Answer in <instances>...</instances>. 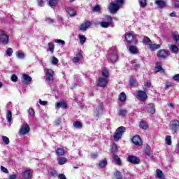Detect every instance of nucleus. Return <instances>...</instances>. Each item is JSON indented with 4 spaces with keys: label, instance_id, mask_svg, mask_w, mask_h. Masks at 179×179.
<instances>
[{
    "label": "nucleus",
    "instance_id": "f257e3e1",
    "mask_svg": "<svg viewBox=\"0 0 179 179\" xmlns=\"http://www.w3.org/2000/svg\"><path fill=\"white\" fill-rule=\"evenodd\" d=\"M118 58V52L117 51V47L113 46L109 50V54L108 55V60L109 62H115Z\"/></svg>",
    "mask_w": 179,
    "mask_h": 179
},
{
    "label": "nucleus",
    "instance_id": "f03ea898",
    "mask_svg": "<svg viewBox=\"0 0 179 179\" xmlns=\"http://www.w3.org/2000/svg\"><path fill=\"white\" fill-rule=\"evenodd\" d=\"M97 24H100L103 29H107L111 26L113 27V17L111 15H106L104 21L98 22Z\"/></svg>",
    "mask_w": 179,
    "mask_h": 179
},
{
    "label": "nucleus",
    "instance_id": "7ed1b4c3",
    "mask_svg": "<svg viewBox=\"0 0 179 179\" xmlns=\"http://www.w3.org/2000/svg\"><path fill=\"white\" fill-rule=\"evenodd\" d=\"M125 132V127H120L116 129V131L115 134L113 135V139L116 142H118L120 139H121V137L122 136V134Z\"/></svg>",
    "mask_w": 179,
    "mask_h": 179
},
{
    "label": "nucleus",
    "instance_id": "20e7f679",
    "mask_svg": "<svg viewBox=\"0 0 179 179\" xmlns=\"http://www.w3.org/2000/svg\"><path fill=\"white\" fill-rule=\"evenodd\" d=\"M0 42L5 45L9 44V35H7L5 31H0Z\"/></svg>",
    "mask_w": 179,
    "mask_h": 179
},
{
    "label": "nucleus",
    "instance_id": "39448f33",
    "mask_svg": "<svg viewBox=\"0 0 179 179\" xmlns=\"http://www.w3.org/2000/svg\"><path fill=\"white\" fill-rule=\"evenodd\" d=\"M54 71L52 69H46V82L48 83H52L54 82Z\"/></svg>",
    "mask_w": 179,
    "mask_h": 179
},
{
    "label": "nucleus",
    "instance_id": "423d86ee",
    "mask_svg": "<svg viewBox=\"0 0 179 179\" xmlns=\"http://www.w3.org/2000/svg\"><path fill=\"white\" fill-rule=\"evenodd\" d=\"M134 32H129L128 33L125 37L124 39L126 41H127L128 44H137L138 41L135 38H134Z\"/></svg>",
    "mask_w": 179,
    "mask_h": 179
},
{
    "label": "nucleus",
    "instance_id": "0eeeda50",
    "mask_svg": "<svg viewBox=\"0 0 179 179\" xmlns=\"http://www.w3.org/2000/svg\"><path fill=\"white\" fill-rule=\"evenodd\" d=\"M122 6H120L118 3H110L108 7L110 13H117L120 10V8Z\"/></svg>",
    "mask_w": 179,
    "mask_h": 179
},
{
    "label": "nucleus",
    "instance_id": "6e6552de",
    "mask_svg": "<svg viewBox=\"0 0 179 179\" xmlns=\"http://www.w3.org/2000/svg\"><path fill=\"white\" fill-rule=\"evenodd\" d=\"M171 131L173 134H177V131H178L179 128V122L178 120H173L171 122Z\"/></svg>",
    "mask_w": 179,
    "mask_h": 179
},
{
    "label": "nucleus",
    "instance_id": "1a4fd4ad",
    "mask_svg": "<svg viewBox=\"0 0 179 179\" xmlns=\"http://www.w3.org/2000/svg\"><path fill=\"white\" fill-rule=\"evenodd\" d=\"M98 86L99 87H106L107 85H108V79L106 78L101 77L98 80L97 83Z\"/></svg>",
    "mask_w": 179,
    "mask_h": 179
},
{
    "label": "nucleus",
    "instance_id": "9d476101",
    "mask_svg": "<svg viewBox=\"0 0 179 179\" xmlns=\"http://www.w3.org/2000/svg\"><path fill=\"white\" fill-rule=\"evenodd\" d=\"M127 162L131 163V164H139L141 159H139V158L137 157L136 156L129 155L127 157Z\"/></svg>",
    "mask_w": 179,
    "mask_h": 179
},
{
    "label": "nucleus",
    "instance_id": "9b49d317",
    "mask_svg": "<svg viewBox=\"0 0 179 179\" xmlns=\"http://www.w3.org/2000/svg\"><path fill=\"white\" fill-rule=\"evenodd\" d=\"M157 56L162 59H166L169 57V52L166 50H160L157 51Z\"/></svg>",
    "mask_w": 179,
    "mask_h": 179
},
{
    "label": "nucleus",
    "instance_id": "f8f14e48",
    "mask_svg": "<svg viewBox=\"0 0 179 179\" xmlns=\"http://www.w3.org/2000/svg\"><path fill=\"white\" fill-rule=\"evenodd\" d=\"M29 132H30V127H29L28 124H24L20 129L19 134L27 135V134H29Z\"/></svg>",
    "mask_w": 179,
    "mask_h": 179
},
{
    "label": "nucleus",
    "instance_id": "ddd939ff",
    "mask_svg": "<svg viewBox=\"0 0 179 179\" xmlns=\"http://www.w3.org/2000/svg\"><path fill=\"white\" fill-rule=\"evenodd\" d=\"M137 96L140 101H145L148 99V94H146L145 91H138L137 92Z\"/></svg>",
    "mask_w": 179,
    "mask_h": 179
},
{
    "label": "nucleus",
    "instance_id": "4468645a",
    "mask_svg": "<svg viewBox=\"0 0 179 179\" xmlns=\"http://www.w3.org/2000/svg\"><path fill=\"white\" fill-rule=\"evenodd\" d=\"M132 143L137 146H142V139L139 136H134L132 138Z\"/></svg>",
    "mask_w": 179,
    "mask_h": 179
},
{
    "label": "nucleus",
    "instance_id": "2eb2a0df",
    "mask_svg": "<svg viewBox=\"0 0 179 179\" xmlns=\"http://www.w3.org/2000/svg\"><path fill=\"white\" fill-rule=\"evenodd\" d=\"M22 176L23 177H19L18 179H30L31 178V172L30 170H26L22 173Z\"/></svg>",
    "mask_w": 179,
    "mask_h": 179
},
{
    "label": "nucleus",
    "instance_id": "dca6fc26",
    "mask_svg": "<svg viewBox=\"0 0 179 179\" xmlns=\"http://www.w3.org/2000/svg\"><path fill=\"white\" fill-rule=\"evenodd\" d=\"M66 10L67 13H69V16H76V10H75L73 7H67Z\"/></svg>",
    "mask_w": 179,
    "mask_h": 179
},
{
    "label": "nucleus",
    "instance_id": "f3484780",
    "mask_svg": "<svg viewBox=\"0 0 179 179\" xmlns=\"http://www.w3.org/2000/svg\"><path fill=\"white\" fill-rule=\"evenodd\" d=\"M22 82L27 85V83H30V82H31V77L27 74H23Z\"/></svg>",
    "mask_w": 179,
    "mask_h": 179
},
{
    "label": "nucleus",
    "instance_id": "a211bd4d",
    "mask_svg": "<svg viewBox=\"0 0 179 179\" xmlns=\"http://www.w3.org/2000/svg\"><path fill=\"white\" fill-rule=\"evenodd\" d=\"M148 111L150 113V114H155V113H156V108H155V104L149 103L148 105Z\"/></svg>",
    "mask_w": 179,
    "mask_h": 179
},
{
    "label": "nucleus",
    "instance_id": "6ab92c4d",
    "mask_svg": "<svg viewBox=\"0 0 179 179\" xmlns=\"http://www.w3.org/2000/svg\"><path fill=\"white\" fill-rule=\"evenodd\" d=\"M90 26H92V22H86L85 23L83 24L80 26V29L85 31V30H87V29H89V27H90Z\"/></svg>",
    "mask_w": 179,
    "mask_h": 179
},
{
    "label": "nucleus",
    "instance_id": "aec40b11",
    "mask_svg": "<svg viewBox=\"0 0 179 179\" xmlns=\"http://www.w3.org/2000/svg\"><path fill=\"white\" fill-rule=\"evenodd\" d=\"M129 51L131 53V54H138V52H139V50L138 49V48H136V46L135 45H130L129 47Z\"/></svg>",
    "mask_w": 179,
    "mask_h": 179
},
{
    "label": "nucleus",
    "instance_id": "412c9836",
    "mask_svg": "<svg viewBox=\"0 0 179 179\" xmlns=\"http://www.w3.org/2000/svg\"><path fill=\"white\" fill-rule=\"evenodd\" d=\"M155 71L156 72H161L162 73H164V70L162 68V63H156Z\"/></svg>",
    "mask_w": 179,
    "mask_h": 179
},
{
    "label": "nucleus",
    "instance_id": "4be33fe9",
    "mask_svg": "<svg viewBox=\"0 0 179 179\" xmlns=\"http://www.w3.org/2000/svg\"><path fill=\"white\" fill-rule=\"evenodd\" d=\"M172 37L174 40V41H176L177 45H179V34L178 32L177 31H174L172 33Z\"/></svg>",
    "mask_w": 179,
    "mask_h": 179
},
{
    "label": "nucleus",
    "instance_id": "5701e85b",
    "mask_svg": "<svg viewBox=\"0 0 179 179\" xmlns=\"http://www.w3.org/2000/svg\"><path fill=\"white\" fill-rule=\"evenodd\" d=\"M155 4L157 5L158 8H164V6H166V1L163 0H156Z\"/></svg>",
    "mask_w": 179,
    "mask_h": 179
},
{
    "label": "nucleus",
    "instance_id": "b1692460",
    "mask_svg": "<svg viewBox=\"0 0 179 179\" xmlns=\"http://www.w3.org/2000/svg\"><path fill=\"white\" fill-rule=\"evenodd\" d=\"M170 51L173 52V54H177L178 52V47L176 45H171L169 47Z\"/></svg>",
    "mask_w": 179,
    "mask_h": 179
},
{
    "label": "nucleus",
    "instance_id": "393cba45",
    "mask_svg": "<svg viewBox=\"0 0 179 179\" xmlns=\"http://www.w3.org/2000/svg\"><path fill=\"white\" fill-rule=\"evenodd\" d=\"M94 114L96 117H99L100 114H103V106H99L95 110Z\"/></svg>",
    "mask_w": 179,
    "mask_h": 179
},
{
    "label": "nucleus",
    "instance_id": "a878e982",
    "mask_svg": "<svg viewBox=\"0 0 179 179\" xmlns=\"http://www.w3.org/2000/svg\"><path fill=\"white\" fill-rule=\"evenodd\" d=\"M156 177L159 179H162L164 178V174H163V171L159 169L156 170Z\"/></svg>",
    "mask_w": 179,
    "mask_h": 179
},
{
    "label": "nucleus",
    "instance_id": "bb28decb",
    "mask_svg": "<svg viewBox=\"0 0 179 179\" xmlns=\"http://www.w3.org/2000/svg\"><path fill=\"white\" fill-rule=\"evenodd\" d=\"M58 164H60V166H62V164H65L68 162V159L65 157H59L57 159Z\"/></svg>",
    "mask_w": 179,
    "mask_h": 179
},
{
    "label": "nucleus",
    "instance_id": "cd10ccee",
    "mask_svg": "<svg viewBox=\"0 0 179 179\" xmlns=\"http://www.w3.org/2000/svg\"><path fill=\"white\" fill-rule=\"evenodd\" d=\"M56 107L57 108H66V107H67L66 103H65V102H57L56 103Z\"/></svg>",
    "mask_w": 179,
    "mask_h": 179
},
{
    "label": "nucleus",
    "instance_id": "c85d7f7f",
    "mask_svg": "<svg viewBox=\"0 0 179 179\" xmlns=\"http://www.w3.org/2000/svg\"><path fill=\"white\" fill-rule=\"evenodd\" d=\"M56 155H57V156H64V155H65V150L63 148H57L56 150Z\"/></svg>",
    "mask_w": 179,
    "mask_h": 179
},
{
    "label": "nucleus",
    "instance_id": "c756f323",
    "mask_svg": "<svg viewBox=\"0 0 179 179\" xmlns=\"http://www.w3.org/2000/svg\"><path fill=\"white\" fill-rule=\"evenodd\" d=\"M6 120H7L8 122H12V111L7 110Z\"/></svg>",
    "mask_w": 179,
    "mask_h": 179
},
{
    "label": "nucleus",
    "instance_id": "7c9ffc66",
    "mask_svg": "<svg viewBox=\"0 0 179 179\" xmlns=\"http://www.w3.org/2000/svg\"><path fill=\"white\" fill-rule=\"evenodd\" d=\"M128 114V110L127 109H120L119 110V115L120 117H125Z\"/></svg>",
    "mask_w": 179,
    "mask_h": 179
},
{
    "label": "nucleus",
    "instance_id": "2f4dec72",
    "mask_svg": "<svg viewBox=\"0 0 179 179\" xmlns=\"http://www.w3.org/2000/svg\"><path fill=\"white\" fill-rule=\"evenodd\" d=\"M58 0H49L48 5V6H57Z\"/></svg>",
    "mask_w": 179,
    "mask_h": 179
},
{
    "label": "nucleus",
    "instance_id": "473e14b6",
    "mask_svg": "<svg viewBox=\"0 0 179 179\" xmlns=\"http://www.w3.org/2000/svg\"><path fill=\"white\" fill-rule=\"evenodd\" d=\"M78 38H79L80 43V44H82V45H83V44H85V43H86V36H85L84 35L78 36Z\"/></svg>",
    "mask_w": 179,
    "mask_h": 179
},
{
    "label": "nucleus",
    "instance_id": "72a5a7b5",
    "mask_svg": "<svg viewBox=\"0 0 179 179\" xmlns=\"http://www.w3.org/2000/svg\"><path fill=\"white\" fill-rule=\"evenodd\" d=\"M130 64H131L132 66H134V68H135V69H138V68H139V66H141V64L137 63L136 60H131L130 62Z\"/></svg>",
    "mask_w": 179,
    "mask_h": 179
},
{
    "label": "nucleus",
    "instance_id": "f704fd0d",
    "mask_svg": "<svg viewBox=\"0 0 179 179\" xmlns=\"http://www.w3.org/2000/svg\"><path fill=\"white\" fill-rule=\"evenodd\" d=\"M143 43H145V44H147V45L150 46L152 45V41H150V38H149L148 36L144 37Z\"/></svg>",
    "mask_w": 179,
    "mask_h": 179
},
{
    "label": "nucleus",
    "instance_id": "c9c22d12",
    "mask_svg": "<svg viewBox=\"0 0 179 179\" xmlns=\"http://www.w3.org/2000/svg\"><path fill=\"white\" fill-rule=\"evenodd\" d=\"M161 45L157 44H151L150 45V50H152V51H155V50H159V48H160Z\"/></svg>",
    "mask_w": 179,
    "mask_h": 179
},
{
    "label": "nucleus",
    "instance_id": "e433bc0d",
    "mask_svg": "<svg viewBox=\"0 0 179 179\" xmlns=\"http://www.w3.org/2000/svg\"><path fill=\"white\" fill-rule=\"evenodd\" d=\"M16 57L19 59H23L24 58V53L22 52H16Z\"/></svg>",
    "mask_w": 179,
    "mask_h": 179
},
{
    "label": "nucleus",
    "instance_id": "4c0bfd02",
    "mask_svg": "<svg viewBox=\"0 0 179 179\" xmlns=\"http://www.w3.org/2000/svg\"><path fill=\"white\" fill-rule=\"evenodd\" d=\"M119 99L120 101H124L127 100V95L124 92L120 93L119 95Z\"/></svg>",
    "mask_w": 179,
    "mask_h": 179
},
{
    "label": "nucleus",
    "instance_id": "58836bf2",
    "mask_svg": "<svg viewBox=\"0 0 179 179\" xmlns=\"http://www.w3.org/2000/svg\"><path fill=\"white\" fill-rule=\"evenodd\" d=\"M102 75H103V76H104V78H106L107 79V78H108V76H110L108 70L107 69H103L102 70Z\"/></svg>",
    "mask_w": 179,
    "mask_h": 179
},
{
    "label": "nucleus",
    "instance_id": "ea45409f",
    "mask_svg": "<svg viewBox=\"0 0 179 179\" xmlns=\"http://www.w3.org/2000/svg\"><path fill=\"white\" fill-rule=\"evenodd\" d=\"M140 128L142 129H148V124L145 122H141L139 124Z\"/></svg>",
    "mask_w": 179,
    "mask_h": 179
},
{
    "label": "nucleus",
    "instance_id": "a19ab883",
    "mask_svg": "<svg viewBox=\"0 0 179 179\" xmlns=\"http://www.w3.org/2000/svg\"><path fill=\"white\" fill-rule=\"evenodd\" d=\"M74 128H77L78 129H80L82 128V123L80 122L77 121L73 123Z\"/></svg>",
    "mask_w": 179,
    "mask_h": 179
},
{
    "label": "nucleus",
    "instance_id": "79ce46f5",
    "mask_svg": "<svg viewBox=\"0 0 179 179\" xmlns=\"http://www.w3.org/2000/svg\"><path fill=\"white\" fill-rule=\"evenodd\" d=\"M1 139L3 141V142L6 144V145H9L10 143V141H9V138L5 136H1Z\"/></svg>",
    "mask_w": 179,
    "mask_h": 179
},
{
    "label": "nucleus",
    "instance_id": "37998d69",
    "mask_svg": "<svg viewBox=\"0 0 179 179\" xmlns=\"http://www.w3.org/2000/svg\"><path fill=\"white\" fill-rule=\"evenodd\" d=\"M48 47L49 48V50L50 52H54V49L55 48V46L54 45V43H49L48 45Z\"/></svg>",
    "mask_w": 179,
    "mask_h": 179
},
{
    "label": "nucleus",
    "instance_id": "c03bdc74",
    "mask_svg": "<svg viewBox=\"0 0 179 179\" xmlns=\"http://www.w3.org/2000/svg\"><path fill=\"white\" fill-rule=\"evenodd\" d=\"M106 165H107V160H102L99 162V164L101 169L106 167Z\"/></svg>",
    "mask_w": 179,
    "mask_h": 179
},
{
    "label": "nucleus",
    "instance_id": "a18cd8bd",
    "mask_svg": "<svg viewBox=\"0 0 179 179\" xmlns=\"http://www.w3.org/2000/svg\"><path fill=\"white\" fill-rule=\"evenodd\" d=\"M117 150H118V148L117 147V144L113 143L112 145V153L113 154L117 153Z\"/></svg>",
    "mask_w": 179,
    "mask_h": 179
},
{
    "label": "nucleus",
    "instance_id": "49530a36",
    "mask_svg": "<svg viewBox=\"0 0 179 179\" xmlns=\"http://www.w3.org/2000/svg\"><path fill=\"white\" fill-rule=\"evenodd\" d=\"M28 113L30 117H36L35 112H34V110H33V108H29V109L28 110Z\"/></svg>",
    "mask_w": 179,
    "mask_h": 179
},
{
    "label": "nucleus",
    "instance_id": "de8ad7c7",
    "mask_svg": "<svg viewBox=\"0 0 179 179\" xmlns=\"http://www.w3.org/2000/svg\"><path fill=\"white\" fill-rule=\"evenodd\" d=\"M58 62H59L58 59L55 57H52V61H51L52 65H57V64H58Z\"/></svg>",
    "mask_w": 179,
    "mask_h": 179
},
{
    "label": "nucleus",
    "instance_id": "09e8293b",
    "mask_svg": "<svg viewBox=\"0 0 179 179\" xmlns=\"http://www.w3.org/2000/svg\"><path fill=\"white\" fill-rule=\"evenodd\" d=\"M165 141L166 144L171 145V136H167Z\"/></svg>",
    "mask_w": 179,
    "mask_h": 179
},
{
    "label": "nucleus",
    "instance_id": "8fccbe9b",
    "mask_svg": "<svg viewBox=\"0 0 179 179\" xmlns=\"http://www.w3.org/2000/svg\"><path fill=\"white\" fill-rule=\"evenodd\" d=\"M45 22H46L48 24H52L54 23V19L46 17Z\"/></svg>",
    "mask_w": 179,
    "mask_h": 179
},
{
    "label": "nucleus",
    "instance_id": "3c124183",
    "mask_svg": "<svg viewBox=\"0 0 179 179\" xmlns=\"http://www.w3.org/2000/svg\"><path fill=\"white\" fill-rule=\"evenodd\" d=\"M6 54L8 57H12V54H13V50L10 48H8L6 50Z\"/></svg>",
    "mask_w": 179,
    "mask_h": 179
},
{
    "label": "nucleus",
    "instance_id": "603ef678",
    "mask_svg": "<svg viewBox=\"0 0 179 179\" xmlns=\"http://www.w3.org/2000/svg\"><path fill=\"white\" fill-rule=\"evenodd\" d=\"M113 160L116 162L117 164H121V159H120L118 156L115 155L113 157Z\"/></svg>",
    "mask_w": 179,
    "mask_h": 179
},
{
    "label": "nucleus",
    "instance_id": "864d4df0",
    "mask_svg": "<svg viewBox=\"0 0 179 179\" xmlns=\"http://www.w3.org/2000/svg\"><path fill=\"white\" fill-rule=\"evenodd\" d=\"M138 2L141 8H145V6H146V0H138Z\"/></svg>",
    "mask_w": 179,
    "mask_h": 179
},
{
    "label": "nucleus",
    "instance_id": "5fc2aeb1",
    "mask_svg": "<svg viewBox=\"0 0 179 179\" xmlns=\"http://www.w3.org/2000/svg\"><path fill=\"white\" fill-rule=\"evenodd\" d=\"M92 10L93 12H100V10H101V8L99 7V6L97 5L93 7Z\"/></svg>",
    "mask_w": 179,
    "mask_h": 179
},
{
    "label": "nucleus",
    "instance_id": "6e6d98bb",
    "mask_svg": "<svg viewBox=\"0 0 179 179\" xmlns=\"http://www.w3.org/2000/svg\"><path fill=\"white\" fill-rule=\"evenodd\" d=\"M55 43H57V44H60L61 45H64L65 44V41H62L61 39H56Z\"/></svg>",
    "mask_w": 179,
    "mask_h": 179
},
{
    "label": "nucleus",
    "instance_id": "4d7b16f0",
    "mask_svg": "<svg viewBox=\"0 0 179 179\" xmlns=\"http://www.w3.org/2000/svg\"><path fill=\"white\" fill-rule=\"evenodd\" d=\"M115 177L117 179H122V175L121 174V172L117 171L115 173Z\"/></svg>",
    "mask_w": 179,
    "mask_h": 179
},
{
    "label": "nucleus",
    "instance_id": "13d9d810",
    "mask_svg": "<svg viewBox=\"0 0 179 179\" xmlns=\"http://www.w3.org/2000/svg\"><path fill=\"white\" fill-rule=\"evenodd\" d=\"M1 171H3V173H5L6 174L9 173V171L8 170V169H6L2 166H1Z\"/></svg>",
    "mask_w": 179,
    "mask_h": 179
},
{
    "label": "nucleus",
    "instance_id": "bf43d9fd",
    "mask_svg": "<svg viewBox=\"0 0 179 179\" xmlns=\"http://www.w3.org/2000/svg\"><path fill=\"white\" fill-rule=\"evenodd\" d=\"M11 80L12 82H17V76L15 74L11 76Z\"/></svg>",
    "mask_w": 179,
    "mask_h": 179
},
{
    "label": "nucleus",
    "instance_id": "052dcab7",
    "mask_svg": "<svg viewBox=\"0 0 179 179\" xmlns=\"http://www.w3.org/2000/svg\"><path fill=\"white\" fill-rule=\"evenodd\" d=\"M130 86H136V80L134 79H131L129 82Z\"/></svg>",
    "mask_w": 179,
    "mask_h": 179
},
{
    "label": "nucleus",
    "instance_id": "680f3d73",
    "mask_svg": "<svg viewBox=\"0 0 179 179\" xmlns=\"http://www.w3.org/2000/svg\"><path fill=\"white\" fill-rule=\"evenodd\" d=\"M50 177H57V171H51Z\"/></svg>",
    "mask_w": 179,
    "mask_h": 179
},
{
    "label": "nucleus",
    "instance_id": "e2e57ef3",
    "mask_svg": "<svg viewBox=\"0 0 179 179\" xmlns=\"http://www.w3.org/2000/svg\"><path fill=\"white\" fill-rule=\"evenodd\" d=\"M173 80H176V82H179V74L173 76Z\"/></svg>",
    "mask_w": 179,
    "mask_h": 179
},
{
    "label": "nucleus",
    "instance_id": "0e129e2a",
    "mask_svg": "<svg viewBox=\"0 0 179 179\" xmlns=\"http://www.w3.org/2000/svg\"><path fill=\"white\" fill-rule=\"evenodd\" d=\"M38 6H44V0H38Z\"/></svg>",
    "mask_w": 179,
    "mask_h": 179
},
{
    "label": "nucleus",
    "instance_id": "69168bd1",
    "mask_svg": "<svg viewBox=\"0 0 179 179\" xmlns=\"http://www.w3.org/2000/svg\"><path fill=\"white\" fill-rule=\"evenodd\" d=\"M58 178H59V179H66V176H65L64 174H59L58 176Z\"/></svg>",
    "mask_w": 179,
    "mask_h": 179
},
{
    "label": "nucleus",
    "instance_id": "338daca9",
    "mask_svg": "<svg viewBox=\"0 0 179 179\" xmlns=\"http://www.w3.org/2000/svg\"><path fill=\"white\" fill-rule=\"evenodd\" d=\"M174 7L177 8H179V1H175Z\"/></svg>",
    "mask_w": 179,
    "mask_h": 179
},
{
    "label": "nucleus",
    "instance_id": "774afa93",
    "mask_svg": "<svg viewBox=\"0 0 179 179\" xmlns=\"http://www.w3.org/2000/svg\"><path fill=\"white\" fill-rule=\"evenodd\" d=\"M17 176L15 174L10 175L9 179H16Z\"/></svg>",
    "mask_w": 179,
    "mask_h": 179
}]
</instances>
